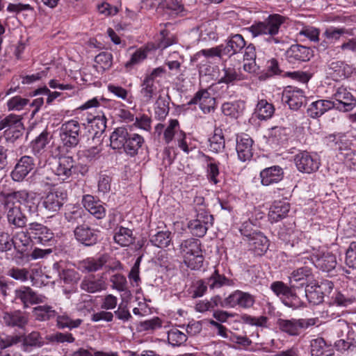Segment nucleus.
Wrapping results in <instances>:
<instances>
[{
	"label": "nucleus",
	"mask_w": 356,
	"mask_h": 356,
	"mask_svg": "<svg viewBox=\"0 0 356 356\" xmlns=\"http://www.w3.org/2000/svg\"><path fill=\"white\" fill-rule=\"evenodd\" d=\"M285 22V17L279 14L270 15L264 21L255 22L248 30L253 37L261 35H269L268 41L278 43L279 40L274 38L279 32L281 25Z\"/></svg>",
	"instance_id": "nucleus-1"
},
{
	"label": "nucleus",
	"mask_w": 356,
	"mask_h": 356,
	"mask_svg": "<svg viewBox=\"0 0 356 356\" xmlns=\"http://www.w3.org/2000/svg\"><path fill=\"white\" fill-rule=\"evenodd\" d=\"M180 250L184 264L188 268L195 270L202 267L204 257L199 240L193 238L184 240L180 245Z\"/></svg>",
	"instance_id": "nucleus-2"
},
{
	"label": "nucleus",
	"mask_w": 356,
	"mask_h": 356,
	"mask_svg": "<svg viewBox=\"0 0 356 356\" xmlns=\"http://www.w3.org/2000/svg\"><path fill=\"white\" fill-rule=\"evenodd\" d=\"M270 289L282 299L283 304L293 309H298L303 305V302L296 293V289L291 285L276 281L271 284Z\"/></svg>",
	"instance_id": "nucleus-3"
},
{
	"label": "nucleus",
	"mask_w": 356,
	"mask_h": 356,
	"mask_svg": "<svg viewBox=\"0 0 356 356\" xmlns=\"http://www.w3.org/2000/svg\"><path fill=\"white\" fill-rule=\"evenodd\" d=\"M63 148H74L80 142L81 126L74 120L63 123L58 129Z\"/></svg>",
	"instance_id": "nucleus-4"
},
{
	"label": "nucleus",
	"mask_w": 356,
	"mask_h": 356,
	"mask_svg": "<svg viewBox=\"0 0 356 356\" xmlns=\"http://www.w3.org/2000/svg\"><path fill=\"white\" fill-rule=\"evenodd\" d=\"M196 218L188 222V227L193 235L203 237L213 224V217L205 208L195 209Z\"/></svg>",
	"instance_id": "nucleus-5"
},
{
	"label": "nucleus",
	"mask_w": 356,
	"mask_h": 356,
	"mask_svg": "<svg viewBox=\"0 0 356 356\" xmlns=\"http://www.w3.org/2000/svg\"><path fill=\"white\" fill-rule=\"evenodd\" d=\"M305 259V266L298 268L292 271L289 277V284L296 290L301 289L312 284L314 276L312 268L308 266L309 264H312L314 261L308 257L302 258Z\"/></svg>",
	"instance_id": "nucleus-6"
},
{
	"label": "nucleus",
	"mask_w": 356,
	"mask_h": 356,
	"mask_svg": "<svg viewBox=\"0 0 356 356\" xmlns=\"http://www.w3.org/2000/svg\"><path fill=\"white\" fill-rule=\"evenodd\" d=\"M316 322V318H278L277 325L280 330L290 336H298L301 330L314 325Z\"/></svg>",
	"instance_id": "nucleus-7"
},
{
	"label": "nucleus",
	"mask_w": 356,
	"mask_h": 356,
	"mask_svg": "<svg viewBox=\"0 0 356 356\" xmlns=\"http://www.w3.org/2000/svg\"><path fill=\"white\" fill-rule=\"evenodd\" d=\"M14 300L17 303H21L24 309H27L30 305L44 302L46 297L38 294L31 287L22 286L15 290Z\"/></svg>",
	"instance_id": "nucleus-8"
},
{
	"label": "nucleus",
	"mask_w": 356,
	"mask_h": 356,
	"mask_svg": "<svg viewBox=\"0 0 356 356\" xmlns=\"http://www.w3.org/2000/svg\"><path fill=\"white\" fill-rule=\"evenodd\" d=\"M5 209L8 224L12 229H20L26 226L28 219L19 205L15 204V202H6Z\"/></svg>",
	"instance_id": "nucleus-9"
},
{
	"label": "nucleus",
	"mask_w": 356,
	"mask_h": 356,
	"mask_svg": "<svg viewBox=\"0 0 356 356\" xmlns=\"http://www.w3.org/2000/svg\"><path fill=\"white\" fill-rule=\"evenodd\" d=\"M294 163L300 172L308 174L316 171L320 166V160L318 156L307 151L297 154L294 156Z\"/></svg>",
	"instance_id": "nucleus-10"
},
{
	"label": "nucleus",
	"mask_w": 356,
	"mask_h": 356,
	"mask_svg": "<svg viewBox=\"0 0 356 356\" xmlns=\"http://www.w3.org/2000/svg\"><path fill=\"white\" fill-rule=\"evenodd\" d=\"M334 108L340 111L348 112L356 106V99L346 87H339L333 95Z\"/></svg>",
	"instance_id": "nucleus-11"
},
{
	"label": "nucleus",
	"mask_w": 356,
	"mask_h": 356,
	"mask_svg": "<svg viewBox=\"0 0 356 356\" xmlns=\"http://www.w3.org/2000/svg\"><path fill=\"white\" fill-rule=\"evenodd\" d=\"M67 193L60 190L51 191L42 198V206L49 214L58 212L67 200Z\"/></svg>",
	"instance_id": "nucleus-12"
},
{
	"label": "nucleus",
	"mask_w": 356,
	"mask_h": 356,
	"mask_svg": "<svg viewBox=\"0 0 356 356\" xmlns=\"http://www.w3.org/2000/svg\"><path fill=\"white\" fill-rule=\"evenodd\" d=\"M34 168V159L30 156H23L17 161L10 172V177L14 181L21 182L33 170Z\"/></svg>",
	"instance_id": "nucleus-13"
},
{
	"label": "nucleus",
	"mask_w": 356,
	"mask_h": 356,
	"mask_svg": "<svg viewBox=\"0 0 356 356\" xmlns=\"http://www.w3.org/2000/svg\"><path fill=\"white\" fill-rule=\"evenodd\" d=\"M2 321L7 327L24 330L29 323V315L19 309L3 312Z\"/></svg>",
	"instance_id": "nucleus-14"
},
{
	"label": "nucleus",
	"mask_w": 356,
	"mask_h": 356,
	"mask_svg": "<svg viewBox=\"0 0 356 356\" xmlns=\"http://www.w3.org/2000/svg\"><path fill=\"white\" fill-rule=\"evenodd\" d=\"M282 101L291 110L298 111L305 102L306 97L302 90L288 86L283 91Z\"/></svg>",
	"instance_id": "nucleus-15"
},
{
	"label": "nucleus",
	"mask_w": 356,
	"mask_h": 356,
	"mask_svg": "<svg viewBox=\"0 0 356 356\" xmlns=\"http://www.w3.org/2000/svg\"><path fill=\"white\" fill-rule=\"evenodd\" d=\"M313 50L301 44H293L286 51V58L292 64L306 62L313 57Z\"/></svg>",
	"instance_id": "nucleus-16"
},
{
	"label": "nucleus",
	"mask_w": 356,
	"mask_h": 356,
	"mask_svg": "<svg viewBox=\"0 0 356 356\" xmlns=\"http://www.w3.org/2000/svg\"><path fill=\"white\" fill-rule=\"evenodd\" d=\"M98 231L87 225H80L74 230L75 238L86 246L95 244L98 240Z\"/></svg>",
	"instance_id": "nucleus-17"
},
{
	"label": "nucleus",
	"mask_w": 356,
	"mask_h": 356,
	"mask_svg": "<svg viewBox=\"0 0 356 356\" xmlns=\"http://www.w3.org/2000/svg\"><path fill=\"white\" fill-rule=\"evenodd\" d=\"M324 286H327L330 290L332 289L333 284L330 281L322 282L321 285L314 284L312 283L307 285L305 288V296L308 301L313 305H318L323 301L324 298Z\"/></svg>",
	"instance_id": "nucleus-18"
},
{
	"label": "nucleus",
	"mask_w": 356,
	"mask_h": 356,
	"mask_svg": "<svg viewBox=\"0 0 356 356\" xmlns=\"http://www.w3.org/2000/svg\"><path fill=\"white\" fill-rule=\"evenodd\" d=\"M252 139L247 134L237 136L236 149L238 159L242 161L250 160L253 155Z\"/></svg>",
	"instance_id": "nucleus-19"
},
{
	"label": "nucleus",
	"mask_w": 356,
	"mask_h": 356,
	"mask_svg": "<svg viewBox=\"0 0 356 356\" xmlns=\"http://www.w3.org/2000/svg\"><path fill=\"white\" fill-rule=\"evenodd\" d=\"M29 230L32 239L37 243L44 244L54 237V234L50 229L36 222L29 224Z\"/></svg>",
	"instance_id": "nucleus-20"
},
{
	"label": "nucleus",
	"mask_w": 356,
	"mask_h": 356,
	"mask_svg": "<svg viewBox=\"0 0 356 356\" xmlns=\"http://www.w3.org/2000/svg\"><path fill=\"white\" fill-rule=\"evenodd\" d=\"M241 232L242 234L248 238L249 245L255 254L261 255L268 250V240L262 233L254 232L245 234L243 232L242 229Z\"/></svg>",
	"instance_id": "nucleus-21"
},
{
	"label": "nucleus",
	"mask_w": 356,
	"mask_h": 356,
	"mask_svg": "<svg viewBox=\"0 0 356 356\" xmlns=\"http://www.w3.org/2000/svg\"><path fill=\"white\" fill-rule=\"evenodd\" d=\"M84 208L97 219H102L106 216V209L102 202L91 195H85L82 197Z\"/></svg>",
	"instance_id": "nucleus-22"
},
{
	"label": "nucleus",
	"mask_w": 356,
	"mask_h": 356,
	"mask_svg": "<svg viewBox=\"0 0 356 356\" xmlns=\"http://www.w3.org/2000/svg\"><path fill=\"white\" fill-rule=\"evenodd\" d=\"M215 102V99L211 97L207 90H201L195 93L188 104H199L200 109L204 113H209L214 109Z\"/></svg>",
	"instance_id": "nucleus-23"
},
{
	"label": "nucleus",
	"mask_w": 356,
	"mask_h": 356,
	"mask_svg": "<svg viewBox=\"0 0 356 356\" xmlns=\"http://www.w3.org/2000/svg\"><path fill=\"white\" fill-rule=\"evenodd\" d=\"M74 160L71 156H62L58 159V164L54 171L62 180H65L72 175Z\"/></svg>",
	"instance_id": "nucleus-24"
},
{
	"label": "nucleus",
	"mask_w": 356,
	"mask_h": 356,
	"mask_svg": "<svg viewBox=\"0 0 356 356\" xmlns=\"http://www.w3.org/2000/svg\"><path fill=\"white\" fill-rule=\"evenodd\" d=\"M311 356H334V348L323 337H317L310 341Z\"/></svg>",
	"instance_id": "nucleus-25"
},
{
	"label": "nucleus",
	"mask_w": 356,
	"mask_h": 356,
	"mask_svg": "<svg viewBox=\"0 0 356 356\" xmlns=\"http://www.w3.org/2000/svg\"><path fill=\"white\" fill-rule=\"evenodd\" d=\"M283 175V170L278 165L266 168L260 172L261 182L264 186H269L281 181Z\"/></svg>",
	"instance_id": "nucleus-26"
},
{
	"label": "nucleus",
	"mask_w": 356,
	"mask_h": 356,
	"mask_svg": "<svg viewBox=\"0 0 356 356\" xmlns=\"http://www.w3.org/2000/svg\"><path fill=\"white\" fill-rule=\"evenodd\" d=\"M290 210L289 203L285 201H275L270 208L268 218L271 222H278L287 216Z\"/></svg>",
	"instance_id": "nucleus-27"
},
{
	"label": "nucleus",
	"mask_w": 356,
	"mask_h": 356,
	"mask_svg": "<svg viewBox=\"0 0 356 356\" xmlns=\"http://www.w3.org/2000/svg\"><path fill=\"white\" fill-rule=\"evenodd\" d=\"M246 42L241 34H234L230 36L224 45V54L231 56L240 53L245 48Z\"/></svg>",
	"instance_id": "nucleus-28"
},
{
	"label": "nucleus",
	"mask_w": 356,
	"mask_h": 356,
	"mask_svg": "<svg viewBox=\"0 0 356 356\" xmlns=\"http://www.w3.org/2000/svg\"><path fill=\"white\" fill-rule=\"evenodd\" d=\"M81 289L93 293L106 289V284L102 277L96 278L94 275L85 277L80 284Z\"/></svg>",
	"instance_id": "nucleus-29"
},
{
	"label": "nucleus",
	"mask_w": 356,
	"mask_h": 356,
	"mask_svg": "<svg viewBox=\"0 0 356 356\" xmlns=\"http://www.w3.org/2000/svg\"><path fill=\"white\" fill-rule=\"evenodd\" d=\"M334 102L327 99H319L312 102L307 108L308 115L312 118H316L323 115L327 111L334 108Z\"/></svg>",
	"instance_id": "nucleus-30"
},
{
	"label": "nucleus",
	"mask_w": 356,
	"mask_h": 356,
	"mask_svg": "<svg viewBox=\"0 0 356 356\" xmlns=\"http://www.w3.org/2000/svg\"><path fill=\"white\" fill-rule=\"evenodd\" d=\"M14 248L20 254H23L30 245L32 238L29 229L26 231H20L15 234L12 238Z\"/></svg>",
	"instance_id": "nucleus-31"
},
{
	"label": "nucleus",
	"mask_w": 356,
	"mask_h": 356,
	"mask_svg": "<svg viewBox=\"0 0 356 356\" xmlns=\"http://www.w3.org/2000/svg\"><path fill=\"white\" fill-rule=\"evenodd\" d=\"M88 122L90 124L91 129L94 131L92 140H97L99 144H102V135L106 128V118L104 114L94 116L91 119H88Z\"/></svg>",
	"instance_id": "nucleus-32"
},
{
	"label": "nucleus",
	"mask_w": 356,
	"mask_h": 356,
	"mask_svg": "<svg viewBox=\"0 0 356 356\" xmlns=\"http://www.w3.org/2000/svg\"><path fill=\"white\" fill-rule=\"evenodd\" d=\"M327 68L330 74L339 78H347L353 74L352 67L341 60L332 61L327 65Z\"/></svg>",
	"instance_id": "nucleus-33"
},
{
	"label": "nucleus",
	"mask_w": 356,
	"mask_h": 356,
	"mask_svg": "<svg viewBox=\"0 0 356 356\" xmlns=\"http://www.w3.org/2000/svg\"><path fill=\"white\" fill-rule=\"evenodd\" d=\"M143 136L135 133H129L124 151L131 156H134L138 154V149L144 144Z\"/></svg>",
	"instance_id": "nucleus-34"
},
{
	"label": "nucleus",
	"mask_w": 356,
	"mask_h": 356,
	"mask_svg": "<svg viewBox=\"0 0 356 356\" xmlns=\"http://www.w3.org/2000/svg\"><path fill=\"white\" fill-rule=\"evenodd\" d=\"M245 108V102L242 100L225 102L221 106L224 115L234 118H238L241 115Z\"/></svg>",
	"instance_id": "nucleus-35"
},
{
	"label": "nucleus",
	"mask_w": 356,
	"mask_h": 356,
	"mask_svg": "<svg viewBox=\"0 0 356 356\" xmlns=\"http://www.w3.org/2000/svg\"><path fill=\"white\" fill-rule=\"evenodd\" d=\"M128 131L125 127H118L110 136L111 147L113 149H124L128 137Z\"/></svg>",
	"instance_id": "nucleus-36"
},
{
	"label": "nucleus",
	"mask_w": 356,
	"mask_h": 356,
	"mask_svg": "<svg viewBox=\"0 0 356 356\" xmlns=\"http://www.w3.org/2000/svg\"><path fill=\"white\" fill-rule=\"evenodd\" d=\"M56 325L59 329L67 328L72 330L81 325L83 320L81 318H74L67 312L56 314Z\"/></svg>",
	"instance_id": "nucleus-37"
},
{
	"label": "nucleus",
	"mask_w": 356,
	"mask_h": 356,
	"mask_svg": "<svg viewBox=\"0 0 356 356\" xmlns=\"http://www.w3.org/2000/svg\"><path fill=\"white\" fill-rule=\"evenodd\" d=\"M316 260L313 264L325 272H330L334 269L337 265V259L335 255L331 252H325L321 255L316 256Z\"/></svg>",
	"instance_id": "nucleus-38"
},
{
	"label": "nucleus",
	"mask_w": 356,
	"mask_h": 356,
	"mask_svg": "<svg viewBox=\"0 0 356 356\" xmlns=\"http://www.w3.org/2000/svg\"><path fill=\"white\" fill-rule=\"evenodd\" d=\"M108 259L107 254H102L98 258H88L81 262V266L88 272H95L107 263Z\"/></svg>",
	"instance_id": "nucleus-39"
},
{
	"label": "nucleus",
	"mask_w": 356,
	"mask_h": 356,
	"mask_svg": "<svg viewBox=\"0 0 356 356\" xmlns=\"http://www.w3.org/2000/svg\"><path fill=\"white\" fill-rule=\"evenodd\" d=\"M114 240L121 246H128L134 241L133 232L129 228L120 227L118 229H116Z\"/></svg>",
	"instance_id": "nucleus-40"
},
{
	"label": "nucleus",
	"mask_w": 356,
	"mask_h": 356,
	"mask_svg": "<svg viewBox=\"0 0 356 356\" xmlns=\"http://www.w3.org/2000/svg\"><path fill=\"white\" fill-rule=\"evenodd\" d=\"M53 268L58 273L60 279L63 280L65 284H72L77 282L80 279L79 273L74 269H63L62 271H60V264L58 263H55L53 266Z\"/></svg>",
	"instance_id": "nucleus-41"
},
{
	"label": "nucleus",
	"mask_w": 356,
	"mask_h": 356,
	"mask_svg": "<svg viewBox=\"0 0 356 356\" xmlns=\"http://www.w3.org/2000/svg\"><path fill=\"white\" fill-rule=\"evenodd\" d=\"M33 314L39 321H46L56 317L57 312L49 305H41L33 308Z\"/></svg>",
	"instance_id": "nucleus-42"
},
{
	"label": "nucleus",
	"mask_w": 356,
	"mask_h": 356,
	"mask_svg": "<svg viewBox=\"0 0 356 356\" xmlns=\"http://www.w3.org/2000/svg\"><path fill=\"white\" fill-rule=\"evenodd\" d=\"M85 214V211L81 207L73 205L70 206L65 211V218L72 225L79 224L83 222Z\"/></svg>",
	"instance_id": "nucleus-43"
},
{
	"label": "nucleus",
	"mask_w": 356,
	"mask_h": 356,
	"mask_svg": "<svg viewBox=\"0 0 356 356\" xmlns=\"http://www.w3.org/2000/svg\"><path fill=\"white\" fill-rule=\"evenodd\" d=\"M209 149L214 153L222 152L225 147V138L222 130H216L209 138Z\"/></svg>",
	"instance_id": "nucleus-44"
},
{
	"label": "nucleus",
	"mask_w": 356,
	"mask_h": 356,
	"mask_svg": "<svg viewBox=\"0 0 356 356\" xmlns=\"http://www.w3.org/2000/svg\"><path fill=\"white\" fill-rule=\"evenodd\" d=\"M187 335L176 327L168 331V341L172 346H180L187 341Z\"/></svg>",
	"instance_id": "nucleus-45"
},
{
	"label": "nucleus",
	"mask_w": 356,
	"mask_h": 356,
	"mask_svg": "<svg viewBox=\"0 0 356 356\" xmlns=\"http://www.w3.org/2000/svg\"><path fill=\"white\" fill-rule=\"evenodd\" d=\"M275 108L273 104H269L265 99L258 102L256 106V113L260 120H266L272 117Z\"/></svg>",
	"instance_id": "nucleus-46"
},
{
	"label": "nucleus",
	"mask_w": 356,
	"mask_h": 356,
	"mask_svg": "<svg viewBox=\"0 0 356 356\" xmlns=\"http://www.w3.org/2000/svg\"><path fill=\"white\" fill-rule=\"evenodd\" d=\"M229 282V279L220 275L217 269H215L211 276L207 278V283L211 289H219L224 285H227Z\"/></svg>",
	"instance_id": "nucleus-47"
},
{
	"label": "nucleus",
	"mask_w": 356,
	"mask_h": 356,
	"mask_svg": "<svg viewBox=\"0 0 356 356\" xmlns=\"http://www.w3.org/2000/svg\"><path fill=\"white\" fill-rule=\"evenodd\" d=\"M150 241L158 248H166L171 242V232L169 231L159 232L151 237Z\"/></svg>",
	"instance_id": "nucleus-48"
},
{
	"label": "nucleus",
	"mask_w": 356,
	"mask_h": 356,
	"mask_svg": "<svg viewBox=\"0 0 356 356\" xmlns=\"http://www.w3.org/2000/svg\"><path fill=\"white\" fill-rule=\"evenodd\" d=\"M49 133L43 131L31 142V148L35 154H41L49 143Z\"/></svg>",
	"instance_id": "nucleus-49"
},
{
	"label": "nucleus",
	"mask_w": 356,
	"mask_h": 356,
	"mask_svg": "<svg viewBox=\"0 0 356 356\" xmlns=\"http://www.w3.org/2000/svg\"><path fill=\"white\" fill-rule=\"evenodd\" d=\"M140 93L145 102H149L156 92L157 87L154 81L150 79L145 78L141 83Z\"/></svg>",
	"instance_id": "nucleus-50"
},
{
	"label": "nucleus",
	"mask_w": 356,
	"mask_h": 356,
	"mask_svg": "<svg viewBox=\"0 0 356 356\" xmlns=\"http://www.w3.org/2000/svg\"><path fill=\"white\" fill-rule=\"evenodd\" d=\"M169 102L165 98L159 96L156 102L155 116L159 120L165 118L169 113Z\"/></svg>",
	"instance_id": "nucleus-51"
},
{
	"label": "nucleus",
	"mask_w": 356,
	"mask_h": 356,
	"mask_svg": "<svg viewBox=\"0 0 356 356\" xmlns=\"http://www.w3.org/2000/svg\"><path fill=\"white\" fill-rule=\"evenodd\" d=\"M334 347L337 351L342 353L345 352H354L356 350V340L354 338L348 337L346 339H339L334 343Z\"/></svg>",
	"instance_id": "nucleus-52"
},
{
	"label": "nucleus",
	"mask_w": 356,
	"mask_h": 356,
	"mask_svg": "<svg viewBox=\"0 0 356 356\" xmlns=\"http://www.w3.org/2000/svg\"><path fill=\"white\" fill-rule=\"evenodd\" d=\"M347 31L343 28L330 27L327 28L323 36L330 43L334 42L340 39V38L346 33Z\"/></svg>",
	"instance_id": "nucleus-53"
},
{
	"label": "nucleus",
	"mask_w": 356,
	"mask_h": 356,
	"mask_svg": "<svg viewBox=\"0 0 356 356\" xmlns=\"http://www.w3.org/2000/svg\"><path fill=\"white\" fill-rule=\"evenodd\" d=\"M147 58V51L142 49H137L131 56L129 60L125 63L124 67L127 71L130 70L134 65L140 63Z\"/></svg>",
	"instance_id": "nucleus-54"
},
{
	"label": "nucleus",
	"mask_w": 356,
	"mask_h": 356,
	"mask_svg": "<svg viewBox=\"0 0 356 356\" xmlns=\"http://www.w3.org/2000/svg\"><path fill=\"white\" fill-rule=\"evenodd\" d=\"M24 130V127L20 120L18 122H15L10 130H5L4 135L8 140L14 141L22 136Z\"/></svg>",
	"instance_id": "nucleus-55"
},
{
	"label": "nucleus",
	"mask_w": 356,
	"mask_h": 356,
	"mask_svg": "<svg viewBox=\"0 0 356 356\" xmlns=\"http://www.w3.org/2000/svg\"><path fill=\"white\" fill-rule=\"evenodd\" d=\"M30 198L29 193L25 191H18L9 193L6 202H15V204H24Z\"/></svg>",
	"instance_id": "nucleus-56"
},
{
	"label": "nucleus",
	"mask_w": 356,
	"mask_h": 356,
	"mask_svg": "<svg viewBox=\"0 0 356 356\" xmlns=\"http://www.w3.org/2000/svg\"><path fill=\"white\" fill-rule=\"evenodd\" d=\"M207 172L208 179L211 182L216 184L219 182L217 179L219 175L218 165L214 162V159L211 157H207Z\"/></svg>",
	"instance_id": "nucleus-57"
},
{
	"label": "nucleus",
	"mask_w": 356,
	"mask_h": 356,
	"mask_svg": "<svg viewBox=\"0 0 356 356\" xmlns=\"http://www.w3.org/2000/svg\"><path fill=\"white\" fill-rule=\"evenodd\" d=\"M112 283V288L118 291H126L127 290V282L126 277L122 274H115L110 278Z\"/></svg>",
	"instance_id": "nucleus-58"
},
{
	"label": "nucleus",
	"mask_w": 356,
	"mask_h": 356,
	"mask_svg": "<svg viewBox=\"0 0 356 356\" xmlns=\"http://www.w3.org/2000/svg\"><path fill=\"white\" fill-rule=\"evenodd\" d=\"M243 291L236 290L229 294L224 299V306H227L228 308H234L236 306L241 307V302L242 299Z\"/></svg>",
	"instance_id": "nucleus-59"
},
{
	"label": "nucleus",
	"mask_w": 356,
	"mask_h": 356,
	"mask_svg": "<svg viewBox=\"0 0 356 356\" xmlns=\"http://www.w3.org/2000/svg\"><path fill=\"white\" fill-rule=\"evenodd\" d=\"M267 72L261 74L259 79L266 80L273 75L278 74L280 72L277 60L273 58L267 62Z\"/></svg>",
	"instance_id": "nucleus-60"
},
{
	"label": "nucleus",
	"mask_w": 356,
	"mask_h": 356,
	"mask_svg": "<svg viewBox=\"0 0 356 356\" xmlns=\"http://www.w3.org/2000/svg\"><path fill=\"white\" fill-rule=\"evenodd\" d=\"M24 343L29 346L41 347L44 344V341L38 332L33 331L25 337Z\"/></svg>",
	"instance_id": "nucleus-61"
},
{
	"label": "nucleus",
	"mask_w": 356,
	"mask_h": 356,
	"mask_svg": "<svg viewBox=\"0 0 356 356\" xmlns=\"http://www.w3.org/2000/svg\"><path fill=\"white\" fill-rule=\"evenodd\" d=\"M29 103V99L20 96H15L7 102L9 111H21Z\"/></svg>",
	"instance_id": "nucleus-62"
},
{
	"label": "nucleus",
	"mask_w": 356,
	"mask_h": 356,
	"mask_svg": "<svg viewBox=\"0 0 356 356\" xmlns=\"http://www.w3.org/2000/svg\"><path fill=\"white\" fill-rule=\"evenodd\" d=\"M346 264L353 268H356V242L350 243L346 252Z\"/></svg>",
	"instance_id": "nucleus-63"
},
{
	"label": "nucleus",
	"mask_w": 356,
	"mask_h": 356,
	"mask_svg": "<svg viewBox=\"0 0 356 356\" xmlns=\"http://www.w3.org/2000/svg\"><path fill=\"white\" fill-rule=\"evenodd\" d=\"M287 129L284 127H275L271 131V138L278 144L284 143L288 139Z\"/></svg>",
	"instance_id": "nucleus-64"
}]
</instances>
